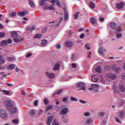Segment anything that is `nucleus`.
<instances>
[{"label":"nucleus","instance_id":"obj_1","mask_svg":"<svg viewBox=\"0 0 125 125\" xmlns=\"http://www.w3.org/2000/svg\"><path fill=\"white\" fill-rule=\"evenodd\" d=\"M110 27L112 30H115V33L117 34V33H119V32H122V30L121 27L118 26L117 25V23L115 22H112L110 24Z\"/></svg>","mask_w":125,"mask_h":125},{"label":"nucleus","instance_id":"obj_2","mask_svg":"<svg viewBox=\"0 0 125 125\" xmlns=\"http://www.w3.org/2000/svg\"><path fill=\"white\" fill-rule=\"evenodd\" d=\"M77 87L79 88V91L80 90H83V91H84L86 89L85 84L83 82L78 83L77 84Z\"/></svg>","mask_w":125,"mask_h":125},{"label":"nucleus","instance_id":"obj_3","mask_svg":"<svg viewBox=\"0 0 125 125\" xmlns=\"http://www.w3.org/2000/svg\"><path fill=\"white\" fill-rule=\"evenodd\" d=\"M63 9L64 10V21H68V20L69 19V14L68 13V11H67V8H66V7L64 6L63 8Z\"/></svg>","mask_w":125,"mask_h":125},{"label":"nucleus","instance_id":"obj_4","mask_svg":"<svg viewBox=\"0 0 125 125\" xmlns=\"http://www.w3.org/2000/svg\"><path fill=\"white\" fill-rule=\"evenodd\" d=\"M8 111H10V114L13 115L17 112V108L13 105L10 107V109H8Z\"/></svg>","mask_w":125,"mask_h":125},{"label":"nucleus","instance_id":"obj_5","mask_svg":"<svg viewBox=\"0 0 125 125\" xmlns=\"http://www.w3.org/2000/svg\"><path fill=\"white\" fill-rule=\"evenodd\" d=\"M4 105L6 106L7 110L8 109H10V107L13 105V104H11V101L9 100H6L4 101Z\"/></svg>","mask_w":125,"mask_h":125},{"label":"nucleus","instance_id":"obj_6","mask_svg":"<svg viewBox=\"0 0 125 125\" xmlns=\"http://www.w3.org/2000/svg\"><path fill=\"white\" fill-rule=\"evenodd\" d=\"M45 74L46 75V77H47L49 79H54V77H55V73H52L46 71Z\"/></svg>","mask_w":125,"mask_h":125},{"label":"nucleus","instance_id":"obj_7","mask_svg":"<svg viewBox=\"0 0 125 125\" xmlns=\"http://www.w3.org/2000/svg\"><path fill=\"white\" fill-rule=\"evenodd\" d=\"M0 115L1 118H6V117H7V113H6V111L3 109L0 110Z\"/></svg>","mask_w":125,"mask_h":125},{"label":"nucleus","instance_id":"obj_8","mask_svg":"<svg viewBox=\"0 0 125 125\" xmlns=\"http://www.w3.org/2000/svg\"><path fill=\"white\" fill-rule=\"evenodd\" d=\"M112 69H113L116 73H119V72L121 71V68L117 67V64H116L112 65Z\"/></svg>","mask_w":125,"mask_h":125},{"label":"nucleus","instance_id":"obj_9","mask_svg":"<svg viewBox=\"0 0 125 125\" xmlns=\"http://www.w3.org/2000/svg\"><path fill=\"white\" fill-rule=\"evenodd\" d=\"M107 78L111 79V80H116L117 79V75L116 74H108L107 75Z\"/></svg>","mask_w":125,"mask_h":125},{"label":"nucleus","instance_id":"obj_10","mask_svg":"<svg viewBox=\"0 0 125 125\" xmlns=\"http://www.w3.org/2000/svg\"><path fill=\"white\" fill-rule=\"evenodd\" d=\"M53 116H49L48 117L47 121L46 122V124L47 125H50L51 124V122H52V120H53Z\"/></svg>","mask_w":125,"mask_h":125},{"label":"nucleus","instance_id":"obj_11","mask_svg":"<svg viewBox=\"0 0 125 125\" xmlns=\"http://www.w3.org/2000/svg\"><path fill=\"white\" fill-rule=\"evenodd\" d=\"M60 113L62 115H66V114H68V113H69V109L67 108H63L61 110Z\"/></svg>","mask_w":125,"mask_h":125},{"label":"nucleus","instance_id":"obj_12","mask_svg":"<svg viewBox=\"0 0 125 125\" xmlns=\"http://www.w3.org/2000/svg\"><path fill=\"white\" fill-rule=\"evenodd\" d=\"M124 5H125V3L121 2L119 4H117V8L118 9H123V8H124Z\"/></svg>","mask_w":125,"mask_h":125},{"label":"nucleus","instance_id":"obj_13","mask_svg":"<svg viewBox=\"0 0 125 125\" xmlns=\"http://www.w3.org/2000/svg\"><path fill=\"white\" fill-rule=\"evenodd\" d=\"M65 46L67 47H71L73 46V42L72 41H67L65 42Z\"/></svg>","mask_w":125,"mask_h":125},{"label":"nucleus","instance_id":"obj_14","mask_svg":"<svg viewBox=\"0 0 125 125\" xmlns=\"http://www.w3.org/2000/svg\"><path fill=\"white\" fill-rule=\"evenodd\" d=\"M60 69V64L59 63H56L55 64L54 67L53 68L54 71H58Z\"/></svg>","mask_w":125,"mask_h":125},{"label":"nucleus","instance_id":"obj_15","mask_svg":"<svg viewBox=\"0 0 125 125\" xmlns=\"http://www.w3.org/2000/svg\"><path fill=\"white\" fill-rule=\"evenodd\" d=\"M51 2V3H53V4H55L56 2L58 6H61V4H60V2H59V0H52Z\"/></svg>","mask_w":125,"mask_h":125},{"label":"nucleus","instance_id":"obj_16","mask_svg":"<svg viewBox=\"0 0 125 125\" xmlns=\"http://www.w3.org/2000/svg\"><path fill=\"white\" fill-rule=\"evenodd\" d=\"M15 68V64H10L8 66H7V70H14Z\"/></svg>","mask_w":125,"mask_h":125},{"label":"nucleus","instance_id":"obj_17","mask_svg":"<svg viewBox=\"0 0 125 125\" xmlns=\"http://www.w3.org/2000/svg\"><path fill=\"white\" fill-rule=\"evenodd\" d=\"M98 52L100 54L103 55V54H104V52H106V49H104L102 47L100 48L98 50Z\"/></svg>","mask_w":125,"mask_h":125},{"label":"nucleus","instance_id":"obj_18","mask_svg":"<svg viewBox=\"0 0 125 125\" xmlns=\"http://www.w3.org/2000/svg\"><path fill=\"white\" fill-rule=\"evenodd\" d=\"M11 36L12 37V38H18V33L15 31H12L11 33Z\"/></svg>","mask_w":125,"mask_h":125},{"label":"nucleus","instance_id":"obj_19","mask_svg":"<svg viewBox=\"0 0 125 125\" xmlns=\"http://www.w3.org/2000/svg\"><path fill=\"white\" fill-rule=\"evenodd\" d=\"M4 45H7L6 40H3L0 42V46H4Z\"/></svg>","mask_w":125,"mask_h":125},{"label":"nucleus","instance_id":"obj_20","mask_svg":"<svg viewBox=\"0 0 125 125\" xmlns=\"http://www.w3.org/2000/svg\"><path fill=\"white\" fill-rule=\"evenodd\" d=\"M62 91H63V89H61L60 90H57L56 91L53 93V96H55L56 94H58V95L60 94V93H61Z\"/></svg>","mask_w":125,"mask_h":125},{"label":"nucleus","instance_id":"obj_21","mask_svg":"<svg viewBox=\"0 0 125 125\" xmlns=\"http://www.w3.org/2000/svg\"><path fill=\"white\" fill-rule=\"evenodd\" d=\"M62 121L63 123H68L69 122V120L68 119V116H66L65 117L64 116H62Z\"/></svg>","mask_w":125,"mask_h":125},{"label":"nucleus","instance_id":"obj_22","mask_svg":"<svg viewBox=\"0 0 125 125\" xmlns=\"http://www.w3.org/2000/svg\"><path fill=\"white\" fill-rule=\"evenodd\" d=\"M7 60L8 61H9V62H12V61H15V57H8L7 58Z\"/></svg>","mask_w":125,"mask_h":125},{"label":"nucleus","instance_id":"obj_23","mask_svg":"<svg viewBox=\"0 0 125 125\" xmlns=\"http://www.w3.org/2000/svg\"><path fill=\"white\" fill-rule=\"evenodd\" d=\"M21 41H24L23 38H15L13 40L14 42H21Z\"/></svg>","mask_w":125,"mask_h":125},{"label":"nucleus","instance_id":"obj_24","mask_svg":"<svg viewBox=\"0 0 125 125\" xmlns=\"http://www.w3.org/2000/svg\"><path fill=\"white\" fill-rule=\"evenodd\" d=\"M89 5L92 9H93L94 8H95V4H94L92 1H91L89 4Z\"/></svg>","mask_w":125,"mask_h":125},{"label":"nucleus","instance_id":"obj_25","mask_svg":"<svg viewBox=\"0 0 125 125\" xmlns=\"http://www.w3.org/2000/svg\"><path fill=\"white\" fill-rule=\"evenodd\" d=\"M26 13H27V12H26V11L19 12V15L20 16H21V17H24V16H25V15H26Z\"/></svg>","mask_w":125,"mask_h":125},{"label":"nucleus","instance_id":"obj_26","mask_svg":"<svg viewBox=\"0 0 125 125\" xmlns=\"http://www.w3.org/2000/svg\"><path fill=\"white\" fill-rule=\"evenodd\" d=\"M125 115V111H121L119 114V117L121 119H123L124 115Z\"/></svg>","mask_w":125,"mask_h":125},{"label":"nucleus","instance_id":"obj_27","mask_svg":"<svg viewBox=\"0 0 125 125\" xmlns=\"http://www.w3.org/2000/svg\"><path fill=\"white\" fill-rule=\"evenodd\" d=\"M95 70L97 72V73H101V66H98L95 69Z\"/></svg>","mask_w":125,"mask_h":125},{"label":"nucleus","instance_id":"obj_28","mask_svg":"<svg viewBox=\"0 0 125 125\" xmlns=\"http://www.w3.org/2000/svg\"><path fill=\"white\" fill-rule=\"evenodd\" d=\"M2 92H3L5 95H9V94H10V91L9 90H2Z\"/></svg>","mask_w":125,"mask_h":125},{"label":"nucleus","instance_id":"obj_29","mask_svg":"<svg viewBox=\"0 0 125 125\" xmlns=\"http://www.w3.org/2000/svg\"><path fill=\"white\" fill-rule=\"evenodd\" d=\"M42 35L41 34H37L34 36V39H41L42 37Z\"/></svg>","mask_w":125,"mask_h":125},{"label":"nucleus","instance_id":"obj_30","mask_svg":"<svg viewBox=\"0 0 125 125\" xmlns=\"http://www.w3.org/2000/svg\"><path fill=\"white\" fill-rule=\"evenodd\" d=\"M28 2L31 7H35V4L32 0H29Z\"/></svg>","mask_w":125,"mask_h":125},{"label":"nucleus","instance_id":"obj_31","mask_svg":"<svg viewBox=\"0 0 125 125\" xmlns=\"http://www.w3.org/2000/svg\"><path fill=\"white\" fill-rule=\"evenodd\" d=\"M116 38L117 39H122V38L123 37V35L122 34V33H118V32L116 34Z\"/></svg>","mask_w":125,"mask_h":125},{"label":"nucleus","instance_id":"obj_32","mask_svg":"<svg viewBox=\"0 0 125 125\" xmlns=\"http://www.w3.org/2000/svg\"><path fill=\"white\" fill-rule=\"evenodd\" d=\"M52 108H53V105L50 104L46 107V111H49V110H51V109H52Z\"/></svg>","mask_w":125,"mask_h":125},{"label":"nucleus","instance_id":"obj_33","mask_svg":"<svg viewBox=\"0 0 125 125\" xmlns=\"http://www.w3.org/2000/svg\"><path fill=\"white\" fill-rule=\"evenodd\" d=\"M119 89L121 91H124V90H125V87L124 86V85L123 84H120L119 85Z\"/></svg>","mask_w":125,"mask_h":125},{"label":"nucleus","instance_id":"obj_34","mask_svg":"<svg viewBox=\"0 0 125 125\" xmlns=\"http://www.w3.org/2000/svg\"><path fill=\"white\" fill-rule=\"evenodd\" d=\"M43 102L45 105H48L49 104V101H48V99L45 98L43 100Z\"/></svg>","mask_w":125,"mask_h":125},{"label":"nucleus","instance_id":"obj_35","mask_svg":"<svg viewBox=\"0 0 125 125\" xmlns=\"http://www.w3.org/2000/svg\"><path fill=\"white\" fill-rule=\"evenodd\" d=\"M9 16L10 17H15V16H16V12H13L9 14Z\"/></svg>","mask_w":125,"mask_h":125},{"label":"nucleus","instance_id":"obj_36","mask_svg":"<svg viewBox=\"0 0 125 125\" xmlns=\"http://www.w3.org/2000/svg\"><path fill=\"white\" fill-rule=\"evenodd\" d=\"M91 86L93 88H99V84H92Z\"/></svg>","mask_w":125,"mask_h":125},{"label":"nucleus","instance_id":"obj_37","mask_svg":"<svg viewBox=\"0 0 125 125\" xmlns=\"http://www.w3.org/2000/svg\"><path fill=\"white\" fill-rule=\"evenodd\" d=\"M35 114H36V112L34 110H32L30 112V116H31V117H33V116H35Z\"/></svg>","mask_w":125,"mask_h":125},{"label":"nucleus","instance_id":"obj_38","mask_svg":"<svg viewBox=\"0 0 125 125\" xmlns=\"http://www.w3.org/2000/svg\"><path fill=\"white\" fill-rule=\"evenodd\" d=\"M95 75L92 76V82H94L95 83H96L97 82V78H95Z\"/></svg>","mask_w":125,"mask_h":125},{"label":"nucleus","instance_id":"obj_39","mask_svg":"<svg viewBox=\"0 0 125 125\" xmlns=\"http://www.w3.org/2000/svg\"><path fill=\"white\" fill-rule=\"evenodd\" d=\"M85 117H89L90 116V113L88 111H86L83 113Z\"/></svg>","mask_w":125,"mask_h":125},{"label":"nucleus","instance_id":"obj_40","mask_svg":"<svg viewBox=\"0 0 125 125\" xmlns=\"http://www.w3.org/2000/svg\"><path fill=\"white\" fill-rule=\"evenodd\" d=\"M79 102L81 103V104H87V101L83 100H79Z\"/></svg>","mask_w":125,"mask_h":125},{"label":"nucleus","instance_id":"obj_41","mask_svg":"<svg viewBox=\"0 0 125 125\" xmlns=\"http://www.w3.org/2000/svg\"><path fill=\"white\" fill-rule=\"evenodd\" d=\"M46 8H47V9H48V10H54L55 9L54 7H53V6H51L50 7H48Z\"/></svg>","mask_w":125,"mask_h":125},{"label":"nucleus","instance_id":"obj_42","mask_svg":"<svg viewBox=\"0 0 125 125\" xmlns=\"http://www.w3.org/2000/svg\"><path fill=\"white\" fill-rule=\"evenodd\" d=\"M5 37V33L0 32V38H4Z\"/></svg>","mask_w":125,"mask_h":125},{"label":"nucleus","instance_id":"obj_43","mask_svg":"<svg viewBox=\"0 0 125 125\" xmlns=\"http://www.w3.org/2000/svg\"><path fill=\"white\" fill-rule=\"evenodd\" d=\"M91 23H92V24H95V23H96V20H95V19L92 18L91 19Z\"/></svg>","mask_w":125,"mask_h":125},{"label":"nucleus","instance_id":"obj_44","mask_svg":"<svg viewBox=\"0 0 125 125\" xmlns=\"http://www.w3.org/2000/svg\"><path fill=\"white\" fill-rule=\"evenodd\" d=\"M46 43H47V41L45 40H43L42 42V45H45Z\"/></svg>","mask_w":125,"mask_h":125},{"label":"nucleus","instance_id":"obj_45","mask_svg":"<svg viewBox=\"0 0 125 125\" xmlns=\"http://www.w3.org/2000/svg\"><path fill=\"white\" fill-rule=\"evenodd\" d=\"M4 63H5V60L4 59H2L1 60H0V65L4 64Z\"/></svg>","mask_w":125,"mask_h":125},{"label":"nucleus","instance_id":"obj_46","mask_svg":"<svg viewBox=\"0 0 125 125\" xmlns=\"http://www.w3.org/2000/svg\"><path fill=\"white\" fill-rule=\"evenodd\" d=\"M80 15V12H77L74 15L75 19H78V18L79 17V16Z\"/></svg>","mask_w":125,"mask_h":125},{"label":"nucleus","instance_id":"obj_47","mask_svg":"<svg viewBox=\"0 0 125 125\" xmlns=\"http://www.w3.org/2000/svg\"><path fill=\"white\" fill-rule=\"evenodd\" d=\"M36 29V26L35 25H33L31 27H30V31L32 33L34 30Z\"/></svg>","mask_w":125,"mask_h":125},{"label":"nucleus","instance_id":"obj_48","mask_svg":"<svg viewBox=\"0 0 125 125\" xmlns=\"http://www.w3.org/2000/svg\"><path fill=\"white\" fill-rule=\"evenodd\" d=\"M12 122L13 124H18L19 121L18 119H14Z\"/></svg>","mask_w":125,"mask_h":125},{"label":"nucleus","instance_id":"obj_49","mask_svg":"<svg viewBox=\"0 0 125 125\" xmlns=\"http://www.w3.org/2000/svg\"><path fill=\"white\" fill-rule=\"evenodd\" d=\"M68 97H66L63 98L62 99V102H66V101H68Z\"/></svg>","mask_w":125,"mask_h":125},{"label":"nucleus","instance_id":"obj_50","mask_svg":"<svg viewBox=\"0 0 125 125\" xmlns=\"http://www.w3.org/2000/svg\"><path fill=\"white\" fill-rule=\"evenodd\" d=\"M71 100L72 101H75V102H78V99H77L76 98H74V97H71Z\"/></svg>","mask_w":125,"mask_h":125},{"label":"nucleus","instance_id":"obj_51","mask_svg":"<svg viewBox=\"0 0 125 125\" xmlns=\"http://www.w3.org/2000/svg\"><path fill=\"white\" fill-rule=\"evenodd\" d=\"M12 43V40H11V39H8L7 41V44H8V43Z\"/></svg>","mask_w":125,"mask_h":125},{"label":"nucleus","instance_id":"obj_52","mask_svg":"<svg viewBox=\"0 0 125 125\" xmlns=\"http://www.w3.org/2000/svg\"><path fill=\"white\" fill-rule=\"evenodd\" d=\"M31 56H32V53H28L27 55L25 56V57L28 58V57H31Z\"/></svg>","mask_w":125,"mask_h":125},{"label":"nucleus","instance_id":"obj_53","mask_svg":"<svg viewBox=\"0 0 125 125\" xmlns=\"http://www.w3.org/2000/svg\"><path fill=\"white\" fill-rule=\"evenodd\" d=\"M56 119H55L53 122V125H59L58 123H56Z\"/></svg>","mask_w":125,"mask_h":125},{"label":"nucleus","instance_id":"obj_54","mask_svg":"<svg viewBox=\"0 0 125 125\" xmlns=\"http://www.w3.org/2000/svg\"><path fill=\"white\" fill-rule=\"evenodd\" d=\"M105 115V113L103 112H102L101 113H99V116L100 117H104V115Z\"/></svg>","mask_w":125,"mask_h":125},{"label":"nucleus","instance_id":"obj_55","mask_svg":"<svg viewBox=\"0 0 125 125\" xmlns=\"http://www.w3.org/2000/svg\"><path fill=\"white\" fill-rule=\"evenodd\" d=\"M91 122H92V120H91V119H89L87 120L86 124H90Z\"/></svg>","mask_w":125,"mask_h":125},{"label":"nucleus","instance_id":"obj_56","mask_svg":"<svg viewBox=\"0 0 125 125\" xmlns=\"http://www.w3.org/2000/svg\"><path fill=\"white\" fill-rule=\"evenodd\" d=\"M39 103V101L38 100H36L34 103V106H38V104Z\"/></svg>","mask_w":125,"mask_h":125},{"label":"nucleus","instance_id":"obj_57","mask_svg":"<svg viewBox=\"0 0 125 125\" xmlns=\"http://www.w3.org/2000/svg\"><path fill=\"white\" fill-rule=\"evenodd\" d=\"M84 38V34L83 33L80 36V39H83Z\"/></svg>","mask_w":125,"mask_h":125},{"label":"nucleus","instance_id":"obj_58","mask_svg":"<svg viewBox=\"0 0 125 125\" xmlns=\"http://www.w3.org/2000/svg\"><path fill=\"white\" fill-rule=\"evenodd\" d=\"M57 48H58V49H60V48H61V45H60V44H58L57 45Z\"/></svg>","mask_w":125,"mask_h":125},{"label":"nucleus","instance_id":"obj_59","mask_svg":"<svg viewBox=\"0 0 125 125\" xmlns=\"http://www.w3.org/2000/svg\"><path fill=\"white\" fill-rule=\"evenodd\" d=\"M72 68H74V69H75V68L77 67V65H76V63H73L72 64Z\"/></svg>","mask_w":125,"mask_h":125},{"label":"nucleus","instance_id":"obj_60","mask_svg":"<svg viewBox=\"0 0 125 125\" xmlns=\"http://www.w3.org/2000/svg\"><path fill=\"white\" fill-rule=\"evenodd\" d=\"M115 120H116V122H117V123H121L120 119H119V118L118 117H117Z\"/></svg>","mask_w":125,"mask_h":125},{"label":"nucleus","instance_id":"obj_61","mask_svg":"<svg viewBox=\"0 0 125 125\" xmlns=\"http://www.w3.org/2000/svg\"><path fill=\"white\" fill-rule=\"evenodd\" d=\"M26 31H30V30H31V27L30 26L26 27Z\"/></svg>","mask_w":125,"mask_h":125},{"label":"nucleus","instance_id":"obj_62","mask_svg":"<svg viewBox=\"0 0 125 125\" xmlns=\"http://www.w3.org/2000/svg\"><path fill=\"white\" fill-rule=\"evenodd\" d=\"M5 67H3L2 65H0V70H4Z\"/></svg>","mask_w":125,"mask_h":125},{"label":"nucleus","instance_id":"obj_63","mask_svg":"<svg viewBox=\"0 0 125 125\" xmlns=\"http://www.w3.org/2000/svg\"><path fill=\"white\" fill-rule=\"evenodd\" d=\"M85 48H87V49H90V47H88V44H87L85 45Z\"/></svg>","mask_w":125,"mask_h":125},{"label":"nucleus","instance_id":"obj_64","mask_svg":"<svg viewBox=\"0 0 125 125\" xmlns=\"http://www.w3.org/2000/svg\"><path fill=\"white\" fill-rule=\"evenodd\" d=\"M122 78L123 80H125V73L122 75Z\"/></svg>","mask_w":125,"mask_h":125}]
</instances>
